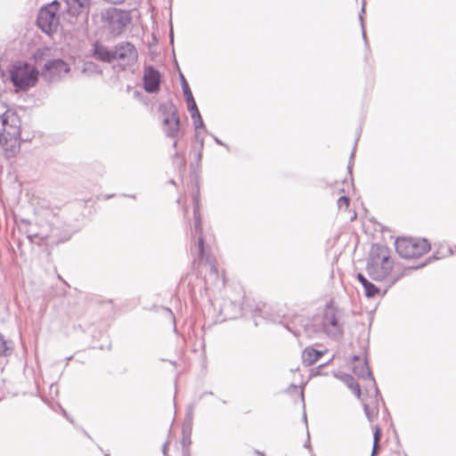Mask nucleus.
<instances>
[{
  "mask_svg": "<svg viewBox=\"0 0 456 456\" xmlns=\"http://www.w3.org/2000/svg\"><path fill=\"white\" fill-rule=\"evenodd\" d=\"M356 278L359 281V282H361V284L362 285L366 297H373L377 294H379V289L373 283L369 281L362 273H358Z\"/></svg>",
  "mask_w": 456,
  "mask_h": 456,
  "instance_id": "f3484780",
  "label": "nucleus"
},
{
  "mask_svg": "<svg viewBox=\"0 0 456 456\" xmlns=\"http://www.w3.org/2000/svg\"><path fill=\"white\" fill-rule=\"evenodd\" d=\"M169 183L172 184H175V182L174 180H170Z\"/></svg>",
  "mask_w": 456,
  "mask_h": 456,
  "instance_id": "c756f323",
  "label": "nucleus"
},
{
  "mask_svg": "<svg viewBox=\"0 0 456 456\" xmlns=\"http://www.w3.org/2000/svg\"><path fill=\"white\" fill-rule=\"evenodd\" d=\"M189 180L191 183L192 190V202H193V222L191 225V240H195L194 246L191 247V252L195 250L198 254V257L193 259L194 265H200L204 262L208 265L209 271L206 277L207 283L213 285L224 286L225 281L224 274H219L218 270L216 266L215 257L207 253L204 248V239L202 237V227H201V216L200 210V186L198 183V175L195 173H190Z\"/></svg>",
  "mask_w": 456,
  "mask_h": 456,
  "instance_id": "f257e3e1",
  "label": "nucleus"
},
{
  "mask_svg": "<svg viewBox=\"0 0 456 456\" xmlns=\"http://www.w3.org/2000/svg\"><path fill=\"white\" fill-rule=\"evenodd\" d=\"M254 452L257 455V456H265V453L263 452H260L258 450H255Z\"/></svg>",
  "mask_w": 456,
  "mask_h": 456,
  "instance_id": "393cba45",
  "label": "nucleus"
},
{
  "mask_svg": "<svg viewBox=\"0 0 456 456\" xmlns=\"http://www.w3.org/2000/svg\"><path fill=\"white\" fill-rule=\"evenodd\" d=\"M144 89L149 93H156L159 90L160 74L151 67L145 69L143 74Z\"/></svg>",
  "mask_w": 456,
  "mask_h": 456,
  "instance_id": "f8f14e48",
  "label": "nucleus"
},
{
  "mask_svg": "<svg viewBox=\"0 0 456 456\" xmlns=\"http://www.w3.org/2000/svg\"><path fill=\"white\" fill-rule=\"evenodd\" d=\"M69 71V65L62 60L57 59L45 63L44 72L49 76H61Z\"/></svg>",
  "mask_w": 456,
  "mask_h": 456,
  "instance_id": "2eb2a0df",
  "label": "nucleus"
},
{
  "mask_svg": "<svg viewBox=\"0 0 456 456\" xmlns=\"http://www.w3.org/2000/svg\"><path fill=\"white\" fill-rule=\"evenodd\" d=\"M343 313L338 307L330 304L321 314L312 319L301 321V329L291 330L296 337L305 334L307 338H318L322 334L337 338L343 333Z\"/></svg>",
  "mask_w": 456,
  "mask_h": 456,
  "instance_id": "f03ea898",
  "label": "nucleus"
},
{
  "mask_svg": "<svg viewBox=\"0 0 456 456\" xmlns=\"http://www.w3.org/2000/svg\"><path fill=\"white\" fill-rule=\"evenodd\" d=\"M100 16L102 28L113 37L119 36L132 21L129 11L118 8H108Z\"/></svg>",
  "mask_w": 456,
  "mask_h": 456,
  "instance_id": "39448f33",
  "label": "nucleus"
},
{
  "mask_svg": "<svg viewBox=\"0 0 456 456\" xmlns=\"http://www.w3.org/2000/svg\"><path fill=\"white\" fill-rule=\"evenodd\" d=\"M181 78H182L183 92L185 96V101L187 103L188 110L190 111L192 118H200V111L198 110L196 102L193 98V95L190 89V86H189L185 77L183 75H181Z\"/></svg>",
  "mask_w": 456,
  "mask_h": 456,
  "instance_id": "4468645a",
  "label": "nucleus"
},
{
  "mask_svg": "<svg viewBox=\"0 0 456 456\" xmlns=\"http://www.w3.org/2000/svg\"><path fill=\"white\" fill-rule=\"evenodd\" d=\"M21 120L18 114L11 110L0 116V145L7 157L20 151Z\"/></svg>",
  "mask_w": 456,
  "mask_h": 456,
  "instance_id": "7ed1b4c3",
  "label": "nucleus"
},
{
  "mask_svg": "<svg viewBox=\"0 0 456 456\" xmlns=\"http://www.w3.org/2000/svg\"><path fill=\"white\" fill-rule=\"evenodd\" d=\"M39 72L32 65L23 61L14 63L10 69V77L13 86L20 90H27L35 86Z\"/></svg>",
  "mask_w": 456,
  "mask_h": 456,
  "instance_id": "423d86ee",
  "label": "nucleus"
},
{
  "mask_svg": "<svg viewBox=\"0 0 456 456\" xmlns=\"http://www.w3.org/2000/svg\"><path fill=\"white\" fill-rule=\"evenodd\" d=\"M181 200H182V199H181V198H179V199L177 200V202H178V203H180V202H181Z\"/></svg>",
  "mask_w": 456,
  "mask_h": 456,
  "instance_id": "7c9ffc66",
  "label": "nucleus"
},
{
  "mask_svg": "<svg viewBox=\"0 0 456 456\" xmlns=\"http://www.w3.org/2000/svg\"><path fill=\"white\" fill-rule=\"evenodd\" d=\"M183 445L185 446L186 443L191 444V441H187L185 438L183 439Z\"/></svg>",
  "mask_w": 456,
  "mask_h": 456,
  "instance_id": "cd10ccee",
  "label": "nucleus"
},
{
  "mask_svg": "<svg viewBox=\"0 0 456 456\" xmlns=\"http://www.w3.org/2000/svg\"><path fill=\"white\" fill-rule=\"evenodd\" d=\"M341 380L350 388L353 393L358 397H361V389L357 381L350 374H343Z\"/></svg>",
  "mask_w": 456,
  "mask_h": 456,
  "instance_id": "a211bd4d",
  "label": "nucleus"
},
{
  "mask_svg": "<svg viewBox=\"0 0 456 456\" xmlns=\"http://www.w3.org/2000/svg\"><path fill=\"white\" fill-rule=\"evenodd\" d=\"M113 55V61H118L122 67L135 63L138 58L135 46L128 42H122L116 45Z\"/></svg>",
  "mask_w": 456,
  "mask_h": 456,
  "instance_id": "9d476101",
  "label": "nucleus"
},
{
  "mask_svg": "<svg viewBox=\"0 0 456 456\" xmlns=\"http://www.w3.org/2000/svg\"><path fill=\"white\" fill-rule=\"evenodd\" d=\"M352 369L354 373L363 379H370L375 388L376 394L379 393L376 382L372 377L366 359H361L359 356H354L352 359Z\"/></svg>",
  "mask_w": 456,
  "mask_h": 456,
  "instance_id": "9b49d317",
  "label": "nucleus"
},
{
  "mask_svg": "<svg viewBox=\"0 0 456 456\" xmlns=\"http://www.w3.org/2000/svg\"><path fill=\"white\" fill-rule=\"evenodd\" d=\"M167 443H166V444L163 445V448H162V450H163V453H164V455H165V456L167 455Z\"/></svg>",
  "mask_w": 456,
  "mask_h": 456,
  "instance_id": "bb28decb",
  "label": "nucleus"
},
{
  "mask_svg": "<svg viewBox=\"0 0 456 456\" xmlns=\"http://www.w3.org/2000/svg\"><path fill=\"white\" fill-rule=\"evenodd\" d=\"M113 50L109 49L102 43L96 41L92 46V57L102 62L113 61Z\"/></svg>",
  "mask_w": 456,
  "mask_h": 456,
  "instance_id": "ddd939ff",
  "label": "nucleus"
},
{
  "mask_svg": "<svg viewBox=\"0 0 456 456\" xmlns=\"http://www.w3.org/2000/svg\"><path fill=\"white\" fill-rule=\"evenodd\" d=\"M58 4L53 3L42 8L37 17L38 27L46 34L54 32L59 25Z\"/></svg>",
  "mask_w": 456,
  "mask_h": 456,
  "instance_id": "1a4fd4ad",
  "label": "nucleus"
},
{
  "mask_svg": "<svg viewBox=\"0 0 456 456\" xmlns=\"http://www.w3.org/2000/svg\"><path fill=\"white\" fill-rule=\"evenodd\" d=\"M395 249L403 258H417L430 249V244L426 239L402 238L395 240Z\"/></svg>",
  "mask_w": 456,
  "mask_h": 456,
  "instance_id": "0eeeda50",
  "label": "nucleus"
},
{
  "mask_svg": "<svg viewBox=\"0 0 456 456\" xmlns=\"http://www.w3.org/2000/svg\"><path fill=\"white\" fill-rule=\"evenodd\" d=\"M163 130L167 135L176 137L180 131V118L176 107L173 103H165L160 107Z\"/></svg>",
  "mask_w": 456,
  "mask_h": 456,
  "instance_id": "6e6552de",
  "label": "nucleus"
},
{
  "mask_svg": "<svg viewBox=\"0 0 456 456\" xmlns=\"http://www.w3.org/2000/svg\"><path fill=\"white\" fill-rule=\"evenodd\" d=\"M349 202H350V200L347 196H341L337 201L338 208L339 209L346 210L349 207Z\"/></svg>",
  "mask_w": 456,
  "mask_h": 456,
  "instance_id": "aec40b11",
  "label": "nucleus"
},
{
  "mask_svg": "<svg viewBox=\"0 0 456 456\" xmlns=\"http://www.w3.org/2000/svg\"><path fill=\"white\" fill-rule=\"evenodd\" d=\"M47 238H48V234H45V233H42V235L40 236V239L42 240V241L45 240Z\"/></svg>",
  "mask_w": 456,
  "mask_h": 456,
  "instance_id": "a878e982",
  "label": "nucleus"
},
{
  "mask_svg": "<svg viewBox=\"0 0 456 456\" xmlns=\"http://www.w3.org/2000/svg\"><path fill=\"white\" fill-rule=\"evenodd\" d=\"M381 436V429L379 427H375L374 429V437H373V448H372V456L377 453L379 449V442Z\"/></svg>",
  "mask_w": 456,
  "mask_h": 456,
  "instance_id": "6ab92c4d",
  "label": "nucleus"
},
{
  "mask_svg": "<svg viewBox=\"0 0 456 456\" xmlns=\"http://www.w3.org/2000/svg\"><path fill=\"white\" fill-rule=\"evenodd\" d=\"M27 237L28 239L30 240V241H34V240L37 237H39V234L35 232H32L30 230H28L27 231Z\"/></svg>",
  "mask_w": 456,
  "mask_h": 456,
  "instance_id": "5701e85b",
  "label": "nucleus"
},
{
  "mask_svg": "<svg viewBox=\"0 0 456 456\" xmlns=\"http://www.w3.org/2000/svg\"><path fill=\"white\" fill-rule=\"evenodd\" d=\"M363 409L367 419H369V421L372 422L373 418L375 417V413L370 410L369 406L366 403H363Z\"/></svg>",
  "mask_w": 456,
  "mask_h": 456,
  "instance_id": "4be33fe9",
  "label": "nucleus"
},
{
  "mask_svg": "<svg viewBox=\"0 0 456 456\" xmlns=\"http://www.w3.org/2000/svg\"><path fill=\"white\" fill-rule=\"evenodd\" d=\"M398 279H399L398 277H397V278L393 279L392 283H395Z\"/></svg>",
  "mask_w": 456,
  "mask_h": 456,
  "instance_id": "c85d7f7f",
  "label": "nucleus"
},
{
  "mask_svg": "<svg viewBox=\"0 0 456 456\" xmlns=\"http://www.w3.org/2000/svg\"><path fill=\"white\" fill-rule=\"evenodd\" d=\"M393 269V260L387 246L381 244L372 245L367 263V273L374 281H383Z\"/></svg>",
  "mask_w": 456,
  "mask_h": 456,
  "instance_id": "20e7f679",
  "label": "nucleus"
},
{
  "mask_svg": "<svg viewBox=\"0 0 456 456\" xmlns=\"http://www.w3.org/2000/svg\"><path fill=\"white\" fill-rule=\"evenodd\" d=\"M8 342L4 336L0 334V354H8L11 349L7 346Z\"/></svg>",
  "mask_w": 456,
  "mask_h": 456,
  "instance_id": "412c9836",
  "label": "nucleus"
},
{
  "mask_svg": "<svg viewBox=\"0 0 456 456\" xmlns=\"http://www.w3.org/2000/svg\"><path fill=\"white\" fill-rule=\"evenodd\" d=\"M323 355V352L307 347L303 351L302 362L305 366H311L318 362Z\"/></svg>",
  "mask_w": 456,
  "mask_h": 456,
  "instance_id": "dca6fc26",
  "label": "nucleus"
},
{
  "mask_svg": "<svg viewBox=\"0 0 456 456\" xmlns=\"http://www.w3.org/2000/svg\"><path fill=\"white\" fill-rule=\"evenodd\" d=\"M183 456H191V452H190L189 448H184L183 450Z\"/></svg>",
  "mask_w": 456,
  "mask_h": 456,
  "instance_id": "b1692460",
  "label": "nucleus"
}]
</instances>
